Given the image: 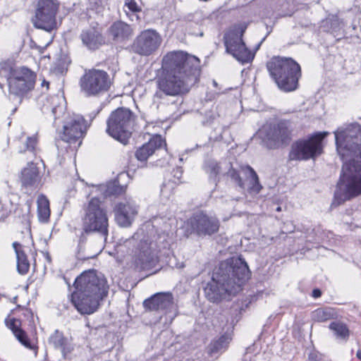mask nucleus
Segmentation results:
<instances>
[{"label":"nucleus","instance_id":"nucleus-11","mask_svg":"<svg viewBox=\"0 0 361 361\" xmlns=\"http://www.w3.org/2000/svg\"><path fill=\"white\" fill-rule=\"evenodd\" d=\"M259 135L269 148H276L291 140V125L285 121L274 124H266L259 130Z\"/></svg>","mask_w":361,"mask_h":361},{"label":"nucleus","instance_id":"nucleus-39","mask_svg":"<svg viewBox=\"0 0 361 361\" xmlns=\"http://www.w3.org/2000/svg\"><path fill=\"white\" fill-rule=\"evenodd\" d=\"M37 143V139L36 136L33 135L31 137H27L26 142L25 144L26 150H28L30 152H34ZM23 151H25V149H24Z\"/></svg>","mask_w":361,"mask_h":361},{"label":"nucleus","instance_id":"nucleus-16","mask_svg":"<svg viewBox=\"0 0 361 361\" xmlns=\"http://www.w3.org/2000/svg\"><path fill=\"white\" fill-rule=\"evenodd\" d=\"M192 233L199 236L212 235L216 233L220 226L219 219L213 215L204 212H197L188 220Z\"/></svg>","mask_w":361,"mask_h":361},{"label":"nucleus","instance_id":"nucleus-23","mask_svg":"<svg viewBox=\"0 0 361 361\" xmlns=\"http://www.w3.org/2000/svg\"><path fill=\"white\" fill-rule=\"evenodd\" d=\"M39 181V171L37 166L33 164H29L25 167L21 175L22 186L25 189V192L31 193L35 189Z\"/></svg>","mask_w":361,"mask_h":361},{"label":"nucleus","instance_id":"nucleus-31","mask_svg":"<svg viewBox=\"0 0 361 361\" xmlns=\"http://www.w3.org/2000/svg\"><path fill=\"white\" fill-rule=\"evenodd\" d=\"M127 186L121 185L118 180H114L108 183L102 188L105 197L111 195H120L126 192Z\"/></svg>","mask_w":361,"mask_h":361},{"label":"nucleus","instance_id":"nucleus-37","mask_svg":"<svg viewBox=\"0 0 361 361\" xmlns=\"http://www.w3.org/2000/svg\"><path fill=\"white\" fill-rule=\"evenodd\" d=\"M229 343V338L228 336H222L213 344L212 351L219 352L224 350Z\"/></svg>","mask_w":361,"mask_h":361},{"label":"nucleus","instance_id":"nucleus-28","mask_svg":"<svg viewBox=\"0 0 361 361\" xmlns=\"http://www.w3.org/2000/svg\"><path fill=\"white\" fill-rule=\"evenodd\" d=\"M6 325L12 330L13 334L17 338V339L27 348L34 349V347L30 343L28 338L25 333L20 329L18 327L20 326V321L18 319H10L6 320Z\"/></svg>","mask_w":361,"mask_h":361},{"label":"nucleus","instance_id":"nucleus-9","mask_svg":"<svg viewBox=\"0 0 361 361\" xmlns=\"http://www.w3.org/2000/svg\"><path fill=\"white\" fill-rule=\"evenodd\" d=\"M75 291L73 293L90 295L103 298L107 295L108 286L106 281L101 274L94 270L84 271L76 278L74 282Z\"/></svg>","mask_w":361,"mask_h":361},{"label":"nucleus","instance_id":"nucleus-36","mask_svg":"<svg viewBox=\"0 0 361 361\" xmlns=\"http://www.w3.org/2000/svg\"><path fill=\"white\" fill-rule=\"evenodd\" d=\"M177 185V182L175 180H166L161 186V195L166 199H169L173 194L174 189Z\"/></svg>","mask_w":361,"mask_h":361},{"label":"nucleus","instance_id":"nucleus-2","mask_svg":"<svg viewBox=\"0 0 361 361\" xmlns=\"http://www.w3.org/2000/svg\"><path fill=\"white\" fill-rule=\"evenodd\" d=\"M336 151L343 161L332 207L361 195V126L345 124L334 132Z\"/></svg>","mask_w":361,"mask_h":361},{"label":"nucleus","instance_id":"nucleus-47","mask_svg":"<svg viewBox=\"0 0 361 361\" xmlns=\"http://www.w3.org/2000/svg\"><path fill=\"white\" fill-rule=\"evenodd\" d=\"M80 144H81V140H80V142H79V143H78V146H80Z\"/></svg>","mask_w":361,"mask_h":361},{"label":"nucleus","instance_id":"nucleus-44","mask_svg":"<svg viewBox=\"0 0 361 361\" xmlns=\"http://www.w3.org/2000/svg\"><path fill=\"white\" fill-rule=\"evenodd\" d=\"M309 360H310V361H318V360H317V356H316V355H313V354H310V355H309Z\"/></svg>","mask_w":361,"mask_h":361},{"label":"nucleus","instance_id":"nucleus-26","mask_svg":"<svg viewBox=\"0 0 361 361\" xmlns=\"http://www.w3.org/2000/svg\"><path fill=\"white\" fill-rule=\"evenodd\" d=\"M49 342L55 348L61 351L64 358H66L68 355L73 350V346L63 336V334L58 330H56L55 332L51 335L49 338Z\"/></svg>","mask_w":361,"mask_h":361},{"label":"nucleus","instance_id":"nucleus-20","mask_svg":"<svg viewBox=\"0 0 361 361\" xmlns=\"http://www.w3.org/2000/svg\"><path fill=\"white\" fill-rule=\"evenodd\" d=\"M114 212L117 224L122 227H128L137 214V206L130 197L126 198L116 205Z\"/></svg>","mask_w":361,"mask_h":361},{"label":"nucleus","instance_id":"nucleus-32","mask_svg":"<svg viewBox=\"0 0 361 361\" xmlns=\"http://www.w3.org/2000/svg\"><path fill=\"white\" fill-rule=\"evenodd\" d=\"M205 171L209 175V179L216 185L218 181V176L221 173V166L214 160H209L205 164Z\"/></svg>","mask_w":361,"mask_h":361},{"label":"nucleus","instance_id":"nucleus-4","mask_svg":"<svg viewBox=\"0 0 361 361\" xmlns=\"http://www.w3.org/2000/svg\"><path fill=\"white\" fill-rule=\"evenodd\" d=\"M267 68L281 90L288 92L298 88L301 70L293 59L274 56L267 63Z\"/></svg>","mask_w":361,"mask_h":361},{"label":"nucleus","instance_id":"nucleus-49","mask_svg":"<svg viewBox=\"0 0 361 361\" xmlns=\"http://www.w3.org/2000/svg\"><path fill=\"white\" fill-rule=\"evenodd\" d=\"M0 87H1V85H0Z\"/></svg>","mask_w":361,"mask_h":361},{"label":"nucleus","instance_id":"nucleus-3","mask_svg":"<svg viewBox=\"0 0 361 361\" xmlns=\"http://www.w3.org/2000/svg\"><path fill=\"white\" fill-rule=\"evenodd\" d=\"M249 276L248 266L241 257L228 258L214 270L204 289L205 296L209 301L218 302L235 295Z\"/></svg>","mask_w":361,"mask_h":361},{"label":"nucleus","instance_id":"nucleus-21","mask_svg":"<svg viewBox=\"0 0 361 361\" xmlns=\"http://www.w3.org/2000/svg\"><path fill=\"white\" fill-rule=\"evenodd\" d=\"M102 298L90 295H82L73 293L72 302L82 314H91L96 312Z\"/></svg>","mask_w":361,"mask_h":361},{"label":"nucleus","instance_id":"nucleus-6","mask_svg":"<svg viewBox=\"0 0 361 361\" xmlns=\"http://www.w3.org/2000/svg\"><path fill=\"white\" fill-rule=\"evenodd\" d=\"M100 204L98 198L93 197L84 207L82 228L85 233L97 232L106 239L108 235V217Z\"/></svg>","mask_w":361,"mask_h":361},{"label":"nucleus","instance_id":"nucleus-35","mask_svg":"<svg viewBox=\"0 0 361 361\" xmlns=\"http://www.w3.org/2000/svg\"><path fill=\"white\" fill-rule=\"evenodd\" d=\"M123 10L126 14L130 18L131 20H134V17L137 20H138L137 13L140 12L141 8L135 0H126Z\"/></svg>","mask_w":361,"mask_h":361},{"label":"nucleus","instance_id":"nucleus-43","mask_svg":"<svg viewBox=\"0 0 361 361\" xmlns=\"http://www.w3.org/2000/svg\"><path fill=\"white\" fill-rule=\"evenodd\" d=\"M49 99L51 100V103L54 104L59 99V97L57 96H54V97H50Z\"/></svg>","mask_w":361,"mask_h":361},{"label":"nucleus","instance_id":"nucleus-5","mask_svg":"<svg viewBox=\"0 0 361 361\" xmlns=\"http://www.w3.org/2000/svg\"><path fill=\"white\" fill-rule=\"evenodd\" d=\"M135 116L126 108H118L113 111L107 120L106 132L114 139L126 145L131 136Z\"/></svg>","mask_w":361,"mask_h":361},{"label":"nucleus","instance_id":"nucleus-33","mask_svg":"<svg viewBox=\"0 0 361 361\" xmlns=\"http://www.w3.org/2000/svg\"><path fill=\"white\" fill-rule=\"evenodd\" d=\"M12 202L7 195L0 198V221H4L7 218L12 210Z\"/></svg>","mask_w":361,"mask_h":361},{"label":"nucleus","instance_id":"nucleus-17","mask_svg":"<svg viewBox=\"0 0 361 361\" xmlns=\"http://www.w3.org/2000/svg\"><path fill=\"white\" fill-rule=\"evenodd\" d=\"M86 129L82 116L78 114L68 115L63 123V130L59 133V137L66 142L75 143L83 137Z\"/></svg>","mask_w":361,"mask_h":361},{"label":"nucleus","instance_id":"nucleus-30","mask_svg":"<svg viewBox=\"0 0 361 361\" xmlns=\"http://www.w3.org/2000/svg\"><path fill=\"white\" fill-rule=\"evenodd\" d=\"M336 312L331 307L318 308L311 314L312 319L317 322H324L334 319Z\"/></svg>","mask_w":361,"mask_h":361},{"label":"nucleus","instance_id":"nucleus-45","mask_svg":"<svg viewBox=\"0 0 361 361\" xmlns=\"http://www.w3.org/2000/svg\"><path fill=\"white\" fill-rule=\"evenodd\" d=\"M357 357L361 360V350H358L356 353Z\"/></svg>","mask_w":361,"mask_h":361},{"label":"nucleus","instance_id":"nucleus-34","mask_svg":"<svg viewBox=\"0 0 361 361\" xmlns=\"http://www.w3.org/2000/svg\"><path fill=\"white\" fill-rule=\"evenodd\" d=\"M335 335L341 339H347L349 336V329L347 326L341 322H332L329 325Z\"/></svg>","mask_w":361,"mask_h":361},{"label":"nucleus","instance_id":"nucleus-42","mask_svg":"<svg viewBox=\"0 0 361 361\" xmlns=\"http://www.w3.org/2000/svg\"><path fill=\"white\" fill-rule=\"evenodd\" d=\"M312 295L314 298H318L322 295V291L318 288L314 289Z\"/></svg>","mask_w":361,"mask_h":361},{"label":"nucleus","instance_id":"nucleus-46","mask_svg":"<svg viewBox=\"0 0 361 361\" xmlns=\"http://www.w3.org/2000/svg\"><path fill=\"white\" fill-rule=\"evenodd\" d=\"M45 83H46L47 85H49V82H45V81H43V82H42V85H45Z\"/></svg>","mask_w":361,"mask_h":361},{"label":"nucleus","instance_id":"nucleus-19","mask_svg":"<svg viewBox=\"0 0 361 361\" xmlns=\"http://www.w3.org/2000/svg\"><path fill=\"white\" fill-rule=\"evenodd\" d=\"M143 305L149 310L164 311L166 314L173 313L171 319L176 315V307L173 302V297L171 293H158L151 298L146 299Z\"/></svg>","mask_w":361,"mask_h":361},{"label":"nucleus","instance_id":"nucleus-27","mask_svg":"<svg viewBox=\"0 0 361 361\" xmlns=\"http://www.w3.org/2000/svg\"><path fill=\"white\" fill-rule=\"evenodd\" d=\"M13 247L15 250L17 258V269L20 274H25L29 271L30 262L25 252L22 250V245L14 242Z\"/></svg>","mask_w":361,"mask_h":361},{"label":"nucleus","instance_id":"nucleus-7","mask_svg":"<svg viewBox=\"0 0 361 361\" xmlns=\"http://www.w3.org/2000/svg\"><path fill=\"white\" fill-rule=\"evenodd\" d=\"M329 135L328 131L317 132L307 139L300 140L293 144L289 158L291 160L314 159L323 153V140Z\"/></svg>","mask_w":361,"mask_h":361},{"label":"nucleus","instance_id":"nucleus-41","mask_svg":"<svg viewBox=\"0 0 361 361\" xmlns=\"http://www.w3.org/2000/svg\"><path fill=\"white\" fill-rule=\"evenodd\" d=\"M183 171L180 168H177L173 170V177L175 181L177 182V184L180 183V178L182 176Z\"/></svg>","mask_w":361,"mask_h":361},{"label":"nucleus","instance_id":"nucleus-18","mask_svg":"<svg viewBox=\"0 0 361 361\" xmlns=\"http://www.w3.org/2000/svg\"><path fill=\"white\" fill-rule=\"evenodd\" d=\"M240 172L243 173L246 178L245 181L242 180L240 172L233 169H231L228 171V175L241 189H247L250 194L259 193L262 186L259 183L258 176L255 170L250 166H245L241 167Z\"/></svg>","mask_w":361,"mask_h":361},{"label":"nucleus","instance_id":"nucleus-25","mask_svg":"<svg viewBox=\"0 0 361 361\" xmlns=\"http://www.w3.org/2000/svg\"><path fill=\"white\" fill-rule=\"evenodd\" d=\"M113 39L116 41L128 39L133 34V29L128 24L118 20L114 22L109 28Z\"/></svg>","mask_w":361,"mask_h":361},{"label":"nucleus","instance_id":"nucleus-40","mask_svg":"<svg viewBox=\"0 0 361 361\" xmlns=\"http://www.w3.org/2000/svg\"><path fill=\"white\" fill-rule=\"evenodd\" d=\"M64 110L63 106L61 105H56L51 108V112L55 118L56 119L58 117H59L60 114L63 113Z\"/></svg>","mask_w":361,"mask_h":361},{"label":"nucleus","instance_id":"nucleus-22","mask_svg":"<svg viewBox=\"0 0 361 361\" xmlns=\"http://www.w3.org/2000/svg\"><path fill=\"white\" fill-rule=\"evenodd\" d=\"M102 29L96 23L82 30L80 37L82 44L89 49L95 50L104 44Z\"/></svg>","mask_w":361,"mask_h":361},{"label":"nucleus","instance_id":"nucleus-15","mask_svg":"<svg viewBox=\"0 0 361 361\" xmlns=\"http://www.w3.org/2000/svg\"><path fill=\"white\" fill-rule=\"evenodd\" d=\"M243 33L241 32L231 31L224 36V44L226 51L231 54L236 60L241 63L251 62L255 56L245 46L243 41Z\"/></svg>","mask_w":361,"mask_h":361},{"label":"nucleus","instance_id":"nucleus-12","mask_svg":"<svg viewBox=\"0 0 361 361\" xmlns=\"http://www.w3.org/2000/svg\"><path fill=\"white\" fill-rule=\"evenodd\" d=\"M58 9L59 3L56 0H39L35 16L32 20L34 26L49 32L56 29Z\"/></svg>","mask_w":361,"mask_h":361},{"label":"nucleus","instance_id":"nucleus-13","mask_svg":"<svg viewBox=\"0 0 361 361\" xmlns=\"http://www.w3.org/2000/svg\"><path fill=\"white\" fill-rule=\"evenodd\" d=\"M7 80L10 93L21 96L34 87L35 75L30 69L22 67L11 69Z\"/></svg>","mask_w":361,"mask_h":361},{"label":"nucleus","instance_id":"nucleus-8","mask_svg":"<svg viewBox=\"0 0 361 361\" xmlns=\"http://www.w3.org/2000/svg\"><path fill=\"white\" fill-rule=\"evenodd\" d=\"M113 83L105 71L92 68L85 71L80 80L82 92L87 97L99 96L108 92Z\"/></svg>","mask_w":361,"mask_h":361},{"label":"nucleus","instance_id":"nucleus-10","mask_svg":"<svg viewBox=\"0 0 361 361\" xmlns=\"http://www.w3.org/2000/svg\"><path fill=\"white\" fill-rule=\"evenodd\" d=\"M138 239L139 234L136 233L126 243L134 245L132 253L135 267L139 269H149L157 262L156 244L148 239H140L137 242Z\"/></svg>","mask_w":361,"mask_h":361},{"label":"nucleus","instance_id":"nucleus-29","mask_svg":"<svg viewBox=\"0 0 361 361\" xmlns=\"http://www.w3.org/2000/svg\"><path fill=\"white\" fill-rule=\"evenodd\" d=\"M37 214L41 222H47L50 216L49 202L43 195L37 198Z\"/></svg>","mask_w":361,"mask_h":361},{"label":"nucleus","instance_id":"nucleus-48","mask_svg":"<svg viewBox=\"0 0 361 361\" xmlns=\"http://www.w3.org/2000/svg\"><path fill=\"white\" fill-rule=\"evenodd\" d=\"M280 209H281L280 207H278L276 210L279 211Z\"/></svg>","mask_w":361,"mask_h":361},{"label":"nucleus","instance_id":"nucleus-14","mask_svg":"<svg viewBox=\"0 0 361 361\" xmlns=\"http://www.w3.org/2000/svg\"><path fill=\"white\" fill-rule=\"evenodd\" d=\"M161 42L162 38L159 32L152 29H147L136 36L130 48L135 54L148 56L159 49Z\"/></svg>","mask_w":361,"mask_h":361},{"label":"nucleus","instance_id":"nucleus-24","mask_svg":"<svg viewBox=\"0 0 361 361\" xmlns=\"http://www.w3.org/2000/svg\"><path fill=\"white\" fill-rule=\"evenodd\" d=\"M166 146L165 141L160 135L153 137L147 143L137 149L135 157L140 161H145L157 149Z\"/></svg>","mask_w":361,"mask_h":361},{"label":"nucleus","instance_id":"nucleus-38","mask_svg":"<svg viewBox=\"0 0 361 361\" xmlns=\"http://www.w3.org/2000/svg\"><path fill=\"white\" fill-rule=\"evenodd\" d=\"M68 66V63L65 59H59L55 62L53 71L57 74H63L67 71Z\"/></svg>","mask_w":361,"mask_h":361},{"label":"nucleus","instance_id":"nucleus-1","mask_svg":"<svg viewBox=\"0 0 361 361\" xmlns=\"http://www.w3.org/2000/svg\"><path fill=\"white\" fill-rule=\"evenodd\" d=\"M162 69L163 73L157 80V91L153 102L161 112L173 116L183 101L171 97L188 92L198 81L200 61L186 51H170L162 59Z\"/></svg>","mask_w":361,"mask_h":361}]
</instances>
